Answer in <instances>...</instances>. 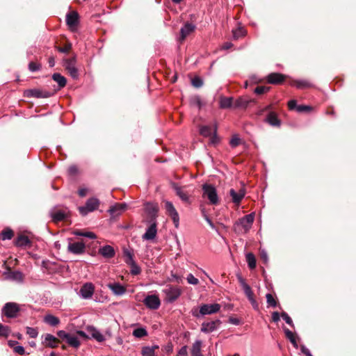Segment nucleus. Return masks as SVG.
I'll return each instance as SVG.
<instances>
[{
  "mask_svg": "<svg viewBox=\"0 0 356 356\" xmlns=\"http://www.w3.org/2000/svg\"><path fill=\"white\" fill-rule=\"evenodd\" d=\"M13 350L15 353H16L19 355H23L25 354V350L22 346H19V345L15 346L13 348Z\"/></svg>",
  "mask_w": 356,
  "mask_h": 356,
  "instance_id": "bf43d9fd",
  "label": "nucleus"
},
{
  "mask_svg": "<svg viewBox=\"0 0 356 356\" xmlns=\"http://www.w3.org/2000/svg\"><path fill=\"white\" fill-rule=\"evenodd\" d=\"M65 218V212L61 210L56 211L52 214V218L54 221H61L64 220Z\"/></svg>",
  "mask_w": 356,
  "mask_h": 356,
  "instance_id": "ea45409f",
  "label": "nucleus"
},
{
  "mask_svg": "<svg viewBox=\"0 0 356 356\" xmlns=\"http://www.w3.org/2000/svg\"><path fill=\"white\" fill-rule=\"evenodd\" d=\"M129 266H130V268H131L130 271L132 275H138L140 273L141 269H140V266L136 262H134Z\"/></svg>",
  "mask_w": 356,
  "mask_h": 356,
  "instance_id": "de8ad7c7",
  "label": "nucleus"
},
{
  "mask_svg": "<svg viewBox=\"0 0 356 356\" xmlns=\"http://www.w3.org/2000/svg\"><path fill=\"white\" fill-rule=\"evenodd\" d=\"M173 189L176 194L184 202H189V195L187 192L184 191L182 187L179 186L176 184L172 185Z\"/></svg>",
  "mask_w": 356,
  "mask_h": 356,
  "instance_id": "393cba45",
  "label": "nucleus"
},
{
  "mask_svg": "<svg viewBox=\"0 0 356 356\" xmlns=\"http://www.w3.org/2000/svg\"><path fill=\"white\" fill-rule=\"evenodd\" d=\"M67 248L69 252L73 254H81L85 252L86 245L82 242L70 243Z\"/></svg>",
  "mask_w": 356,
  "mask_h": 356,
  "instance_id": "a211bd4d",
  "label": "nucleus"
},
{
  "mask_svg": "<svg viewBox=\"0 0 356 356\" xmlns=\"http://www.w3.org/2000/svg\"><path fill=\"white\" fill-rule=\"evenodd\" d=\"M249 104V101L244 98H238L234 102V107L236 108H246Z\"/></svg>",
  "mask_w": 356,
  "mask_h": 356,
  "instance_id": "37998d69",
  "label": "nucleus"
},
{
  "mask_svg": "<svg viewBox=\"0 0 356 356\" xmlns=\"http://www.w3.org/2000/svg\"><path fill=\"white\" fill-rule=\"evenodd\" d=\"M95 292V286L91 282H86L81 287L79 296L84 300L92 298Z\"/></svg>",
  "mask_w": 356,
  "mask_h": 356,
  "instance_id": "1a4fd4ad",
  "label": "nucleus"
},
{
  "mask_svg": "<svg viewBox=\"0 0 356 356\" xmlns=\"http://www.w3.org/2000/svg\"><path fill=\"white\" fill-rule=\"evenodd\" d=\"M219 104L221 108H229L232 106L233 99L232 97H221Z\"/></svg>",
  "mask_w": 356,
  "mask_h": 356,
  "instance_id": "c9c22d12",
  "label": "nucleus"
},
{
  "mask_svg": "<svg viewBox=\"0 0 356 356\" xmlns=\"http://www.w3.org/2000/svg\"><path fill=\"white\" fill-rule=\"evenodd\" d=\"M192 85L195 88H200L203 86V81L199 76H195L192 79Z\"/></svg>",
  "mask_w": 356,
  "mask_h": 356,
  "instance_id": "5fc2aeb1",
  "label": "nucleus"
},
{
  "mask_svg": "<svg viewBox=\"0 0 356 356\" xmlns=\"http://www.w3.org/2000/svg\"><path fill=\"white\" fill-rule=\"evenodd\" d=\"M51 95V92L40 89H30L25 91V95L27 97L48 98Z\"/></svg>",
  "mask_w": 356,
  "mask_h": 356,
  "instance_id": "f8f14e48",
  "label": "nucleus"
},
{
  "mask_svg": "<svg viewBox=\"0 0 356 356\" xmlns=\"http://www.w3.org/2000/svg\"><path fill=\"white\" fill-rule=\"evenodd\" d=\"M284 331L286 338L291 341L293 347L297 349L298 348V346L294 334L288 328H284Z\"/></svg>",
  "mask_w": 356,
  "mask_h": 356,
  "instance_id": "4c0bfd02",
  "label": "nucleus"
},
{
  "mask_svg": "<svg viewBox=\"0 0 356 356\" xmlns=\"http://www.w3.org/2000/svg\"><path fill=\"white\" fill-rule=\"evenodd\" d=\"M268 307H275L277 305V301L270 293H267L266 296Z\"/></svg>",
  "mask_w": 356,
  "mask_h": 356,
  "instance_id": "09e8293b",
  "label": "nucleus"
},
{
  "mask_svg": "<svg viewBox=\"0 0 356 356\" xmlns=\"http://www.w3.org/2000/svg\"><path fill=\"white\" fill-rule=\"evenodd\" d=\"M281 316L288 325H289L291 327H293V321L287 313H286L285 312H282Z\"/></svg>",
  "mask_w": 356,
  "mask_h": 356,
  "instance_id": "13d9d810",
  "label": "nucleus"
},
{
  "mask_svg": "<svg viewBox=\"0 0 356 356\" xmlns=\"http://www.w3.org/2000/svg\"><path fill=\"white\" fill-rule=\"evenodd\" d=\"M269 89H270V88L268 86H257L254 89V92L257 95H261V94L267 92L269 90Z\"/></svg>",
  "mask_w": 356,
  "mask_h": 356,
  "instance_id": "4d7b16f0",
  "label": "nucleus"
},
{
  "mask_svg": "<svg viewBox=\"0 0 356 356\" xmlns=\"http://www.w3.org/2000/svg\"><path fill=\"white\" fill-rule=\"evenodd\" d=\"M52 79L54 81H56L58 84L59 88H63L65 86L67 80L65 76L61 75L59 73H54L52 75Z\"/></svg>",
  "mask_w": 356,
  "mask_h": 356,
  "instance_id": "f704fd0d",
  "label": "nucleus"
},
{
  "mask_svg": "<svg viewBox=\"0 0 356 356\" xmlns=\"http://www.w3.org/2000/svg\"><path fill=\"white\" fill-rule=\"evenodd\" d=\"M159 346H144L142 348L141 354L143 356H155V350L159 349Z\"/></svg>",
  "mask_w": 356,
  "mask_h": 356,
  "instance_id": "2f4dec72",
  "label": "nucleus"
},
{
  "mask_svg": "<svg viewBox=\"0 0 356 356\" xmlns=\"http://www.w3.org/2000/svg\"><path fill=\"white\" fill-rule=\"evenodd\" d=\"M99 252L101 255L106 258H112L115 255V250L113 248L108 245L100 248Z\"/></svg>",
  "mask_w": 356,
  "mask_h": 356,
  "instance_id": "c85d7f7f",
  "label": "nucleus"
},
{
  "mask_svg": "<svg viewBox=\"0 0 356 356\" xmlns=\"http://www.w3.org/2000/svg\"><path fill=\"white\" fill-rule=\"evenodd\" d=\"M195 29V26L190 22H186L181 27L180 30V36L179 40L180 42L184 41L186 38L193 33Z\"/></svg>",
  "mask_w": 356,
  "mask_h": 356,
  "instance_id": "f3484780",
  "label": "nucleus"
},
{
  "mask_svg": "<svg viewBox=\"0 0 356 356\" xmlns=\"http://www.w3.org/2000/svg\"><path fill=\"white\" fill-rule=\"evenodd\" d=\"M311 109L310 106L306 105H298L297 106V111L299 113L309 111Z\"/></svg>",
  "mask_w": 356,
  "mask_h": 356,
  "instance_id": "69168bd1",
  "label": "nucleus"
},
{
  "mask_svg": "<svg viewBox=\"0 0 356 356\" xmlns=\"http://www.w3.org/2000/svg\"><path fill=\"white\" fill-rule=\"evenodd\" d=\"M44 321L51 326H56L60 323L59 318L51 314L46 315L44 318Z\"/></svg>",
  "mask_w": 356,
  "mask_h": 356,
  "instance_id": "72a5a7b5",
  "label": "nucleus"
},
{
  "mask_svg": "<svg viewBox=\"0 0 356 356\" xmlns=\"http://www.w3.org/2000/svg\"><path fill=\"white\" fill-rule=\"evenodd\" d=\"M26 334L31 338H36L38 335V329L35 327H26Z\"/></svg>",
  "mask_w": 356,
  "mask_h": 356,
  "instance_id": "8fccbe9b",
  "label": "nucleus"
},
{
  "mask_svg": "<svg viewBox=\"0 0 356 356\" xmlns=\"http://www.w3.org/2000/svg\"><path fill=\"white\" fill-rule=\"evenodd\" d=\"M265 121L272 127H279L281 124V122L278 119L277 114L272 111L268 114Z\"/></svg>",
  "mask_w": 356,
  "mask_h": 356,
  "instance_id": "cd10ccee",
  "label": "nucleus"
},
{
  "mask_svg": "<svg viewBox=\"0 0 356 356\" xmlns=\"http://www.w3.org/2000/svg\"><path fill=\"white\" fill-rule=\"evenodd\" d=\"M10 332V330L8 326L3 325L0 323V336L1 337H8L9 334Z\"/></svg>",
  "mask_w": 356,
  "mask_h": 356,
  "instance_id": "3c124183",
  "label": "nucleus"
},
{
  "mask_svg": "<svg viewBox=\"0 0 356 356\" xmlns=\"http://www.w3.org/2000/svg\"><path fill=\"white\" fill-rule=\"evenodd\" d=\"M220 324L221 321L219 319L209 322H203L201 325L200 330L202 332L205 334L211 333L216 331Z\"/></svg>",
  "mask_w": 356,
  "mask_h": 356,
  "instance_id": "9b49d317",
  "label": "nucleus"
},
{
  "mask_svg": "<svg viewBox=\"0 0 356 356\" xmlns=\"http://www.w3.org/2000/svg\"><path fill=\"white\" fill-rule=\"evenodd\" d=\"M123 256L125 263L129 266L134 262L133 250L128 248H123Z\"/></svg>",
  "mask_w": 356,
  "mask_h": 356,
  "instance_id": "7c9ffc66",
  "label": "nucleus"
},
{
  "mask_svg": "<svg viewBox=\"0 0 356 356\" xmlns=\"http://www.w3.org/2000/svg\"><path fill=\"white\" fill-rule=\"evenodd\" d=\"M19 311L20 308L18 304L9 302L6 303L3 307L1 314L7 318H14L17 316Z\"/></svg>",
  "mask_w": 356,
  "mask_h": 356,
  "instance_id": "20e7f679",
  "label": "nucleus"
},
{
  "mask_svg": "<svg viewBox=\"0 0 356 356\" xmlns=\"http://www.w3.org/2000/svg\"><path fill=\"white\" fill-rule=\"evenodd\" d=\"M66 342L68 343L70 346L74 348H78L81 345V343L78 337L72 334L69 335L68 338L66 340Z\"/></svg>",
  "mask_w": 356,
  "mask_h": 356,
  "instance_id": "e433bc0d",
  "label": "nucleus"
},
{
  "mask_svg": "<svg viewBox=\"0 0 356 356\" xmlns=\"http://www.w3.org/2000/svg\"><path fill=\"white\" fill-rule=\"evenodd\" d=\"M202 341L196 340L193 344L191 356H203L201 353Z\"/></svg>",
  "mask_w": 356,
  "mask_h": 356,
  "instance_id": "473e14b6",
  "label": "nucleus"
},
{
  "mask_svg": "<svg viewBox=\"0 0 356 356\" xmlns=\"http://www.w3.org/2000/svg\"><path fill=\"white\" fill-rule=\"evenodd\" d=\"M86 330L91 337L95 339L97 341L102 342L105 341L104 335L94 326L89 325L86 327Z\"/></svg>",
  "mask_w": 356,
  "mask_h": 356,
  "instance_id": "412c9836",
  "label": "nucleus"
},
{
  "mask_svg": "<svg viewBox=\"0 0 356 356\" xmlns=\"http://www.w3.org/2000/svg\"><path fill=\"white\" fill-rule=\"evenodd\" d=\"M74 234L79 236H85L91 239H95L97 238L95 233L91 232H81V231H76L74 232Z\"/></svg>",
  "mask_w": 356,
  "mask_h": 356,
  "instance_id": "a18cd8bd",
  "label": "nucleus"
},
{
  "mask_svg": "<svg viewBox=\"0 0 356 356\" xmlns=\"http://www.w3.org/2000/svg\"><path fill=\"white\" fill-rule=\"evenodd\" d=\"M145 209L148 216L149 222H156V219L159 211L158 207L152 203H147Z\"/></svg>",
  "mask_w": 356,
  "mask_h": 356,
  "instance_id": "2eb2a0df",
  "label": "nucleus"
},
{
  "mask_svg": "<svg viewBox=\"0 0 356 356\" xmlns=\"http://www.w3.org/2000/svg\"><path fill=\"white\" fill-rule=\"evenodd\" d=\"M149 226L146 229L145 232L142 236L143 240L150 241L154 240L157 234V224L156 222H149Z\"/></svg>",
  "mask_w": 356,
  "mask_h": 356,
  "instance_id": "4468645a",
  "label": "nucleus"
},
{
  "mask_svg": "<svg viewBox=\"0 0 356 356\" xmlns=\"http://www.w3.org/2000/svg\"><path fill=\"white\" fill-rule=\"evenodd\" d=\"M143 302L147 308L151 309H156L161 305V301L159 297L156 295L147 296L145 298Z\"/></svg>",
  "mask_w": 356,
  "mask_h": 356,
  "instance_id": "ddd939ff",
  "label": "nucleus"
},
{
  "mask_svg": "<svg viewBox=\"0 0 356 356\" xmlns=\"http://www.w3.org/2000/svg\"><path fill=\"white\" fill-rule=\"evenodd\" d=\"M71 48H72V44H67L63 47H58V51H60L61 53H67L71 49Z\"/></svg>",
  "mask_w": 356,
  "mask_h": 356,
  "instance_id": "774afa93",
  "label": "nucleus"
},
{
  "mask_svg": "<svg viewBox=\"0 0 356 356\" xmlns=\"http://www.w3.org/2000/svg\"><path fill=\"white\" fill-rule=\"evenodd\" d=\"M64 67L73 79L79 78V72L76 67V58H67L64 60Z\"/></svg>",
  "mask_w": 356,
  "mask_h": 356,
  "instance_id": "423d86ee",
  "label": "nucleus"
},
{
  "mask_svg": "<svg viewBox=\"0 0 356 356\" xmlns=\"http://www.w3.org/2000/svg\"><path fill=\"white\" fill-rule=\"evenodd\" d=\"M165 209L167 214L172 218L175 227H178L179 224V216L173 204L170 201H165Z\"/></svg>",
  "mask_w": 356,
  "mask_h": 356,
  "instance_id": "0eeeda50",
  "label": "nucleus"
},
{
  "mask_svg": "<svg viewBox=\"0 0 356 356\" xmlns=\"http://www.w3.org/2000/svg\"><path fill=\"white\" fill-rule=\"evenodd\" d=\"M162 292L165 296V300L168 302L172 303L181 295L182 290L179 286L168 284L162 290Z\"/></svg>",
  "mask_w": 356,
  "mask_h": 356,
  "instance_id": "7ed1b4c3",
  "label": "nucleus"
},
{
  "mask_svg": "<svg viewBox=\"0 0 356 356\" xmlns=\"http://www.w3.org/2000/svg\"><path fill=\"white\" fill-rule=\"evenodd\" d=\"M233 38L234 40H238L239 38L243 37L245 35L246 31L243 28H238L232 31Z\"/></svg>",
  "mask_w": 356,
  "mask_h": 356,
  "instance_id": "c03bdc74",
  "label": "nucleus"
},
{
  "mask_svg": "<svg viewBox=\"0 0 356 356\" xmlns=\"http://www.w3.org/2000/svg\"><path fill=\"white\" fill-rule=\"evenodd\" d=\"M70 334V333H67V332H66L64 330H59L57 332L58 337L59 338H60L61 339H63V340H65V341L67 340V339L68 338Z\"/></svg>",
  "mask_w": 356,
  "mask_h": 356,
  "instance_id": "e2e57ef3",
  "label": "nucleus"
},
{
  "mask_svg": "<svg viewBox=\"0 0 356 356\" xmlns=\"http://www.w3.org/2000/svg\"><path fill=\"white\" fill-rule=\"evenodd\" d=\"M99 205V201L98 200V199L95 197H92L86 201L85 206L80 207L79 208V210L81 215L86 216L89 212H92L96 210L98 208Z\"/></svg>",
  "mask_w": 356,
  "mask_h": 356,
  "instance_id": "39448f33",
  "label": "nucleus"
},
{
  "mask_svg": "<svg viewBox=\"0 0 356 356\" xmlns=\"http://www.w3.org/2000/svg\"><path fill=\"white\" fill-rule=\"evenodd\" d=\"M15 245L20 248L31 247V241L27 236L19 235L15 240Z\"/></svg>",
  "mask_w": 356,
  "mask_h": 356,
  "instance_id": "bb28decb",
  "label": "nucleus"
},
{
  "mask_svg": "<svg viewBox=\"0 0 356 356\" xmlns=\"http://www.w3.org/2000/svg\"><path fill=\"white\" fill-rule=\"evenodd\" d=\"M13 236V232L12 229L7 228L4 230H3L0 234V238L5 241V240H10Z\"/></svg>",
  "mask_w": 356,
  "mask_h": 356,
  "instance_id": "a19ab883",
  "label": "nucleus"
},
{
  "mask_svg": "<svg viewBox=\"0 0 356 356\" xmlns=\"http://www.w3.org/2000/svg\"><path fill=\"white\" fill-rule=\"evenodd\" d=\"M41 69V65L35 62H30L29 64V70L32 72H38Z\"/></svg>",
  "mask_w": 356,
  "mask_h": 356,
  "instance_id": "603ef678",
  "label": "nucleus"
},
{
  "mask_svg": "<svg viewBox=\"0 0 356 356\" xmlns=\"http://www.w3.org/2000/svg\"><path fill=\"white\" fill-rule=\"evenodd\" d=\"M221 306L218 303L202 304L200 306V313L204 316L211 315L218 313L220 310Z\"/></svg>",
  "mask_w": 356,
  "mask_h": 356,
  "instance_id": "6e6552de",
  "label": "nucleus"
},
{
  "mask_svg": "<svg viewBox=\"0 0 356 356\" xmlns=\"http://www.w3.org/2000/svg\"><path fill=\"white\" fill-rule=\"evenodd\" d=\"M177 356H188L187 346H182L178 351Z\"/></svg>",
  "mask_w": 356,
  "mask_h": 356,
  "instance_id": "338daca9",
  "label": "nucleus"
},
{
  "mask_svg": "<svg viewBox=\"0 0 356 356\" xmlns=\"http://www.w3.org/2000/svg\"><path fill=\"white\" fill-rule=\"evenodd\" d=\"M202 216L204 217V218L205 219V220L207 222V223L210 226V227L212 229H216V227L215 225L211 221L210 218L207 216V214L206 213V212H205V211L204 209L202 210Z\"/></svg>",
  "mask_w": 356,
  "mask_h": 356,
  "instance_id": "6e6d98bb",
  "label": "nucleus"
},
{
  "mask_svg": "<svg viewBox=\"0 0 356 356\" xmlns=\"http://www.w3.org/2000/svg\"><path fill=\"white\" fill-rule=\"evenodd\" d=\"M66 23L70 28L75 27L79 23V15L76 12H71L66 15Z\"/></svg>",
  "mask_w": 356,
  "mask_h": 356,
  "instance_id": "b1692460",
  "label": "nucleus"
},
{
  "mask_svg": "<svg viewBox=\"0 0 356 356\" xmlns=\"http://www.w3.org/2000/svg\"><path fill=\"white\" fill-rule=\"evenodd\" d=\"M260 258L264 264H267V262L268 261V254L265 250H260Z\"/></svg>",
  "mask_w": 356,
  "mask_h": 356,
  "instance_id": "680f3d73",
  "label": "nucleus"
},
{
  "mask_svg": "<svg viewBox=\"0 0 356 356\" xmlns=\"http://www.w3.org/2000/svg\"><path fill=\"white\" fill-rule=\"evenodd\" d=\"M216 132H217V126L216 124H214L213 130L212 129V127L208 125L202 126L200 128V134L204 136V137H209L213 134V136L211 139V143H216L218 141V138L216 136Z\"/></svg>",
  "mask_w": 356,
  "mask_h": 356,
  "instance_id": "9d476101",
  "label": "nucleus"
},
{
  "mask_svg": "<svg viewBox=\"0 0 356 356\" xmlns=\"http://www.w3.org/2000/svg\"><path fill=\"white\" fill-rule=\"evenodd\" d=\"M202 189L203 192L202 197L208 199L210 204L217 205L219 203V197L214 186L209 184H204Z\"/></svg>",
  "mask_w": 356,
  "mask_h": 356,
  "instance_id": "f257e3e1",
  "label": "nucleus"
},
{
  "mask_svg": "<svg viewBox=\"0 0 356 356\" xmlns=\"http://www.w3.org/2000/svg\"><path fill=\"white\" fill-rule=\"evenodd\" d=\"M229 143L232 147H237L240 144V139L237 136H233Z\"/></svg>",
  "mask_w": 356,
  "mask_h": 356,
  "instance_id": "0e129e2a",
  "label": "nucleus"
},
{
  "mask_svg": "<svg viewBox=\"0 0 356 356\" xmlns=\"http://www.w3.org/2000/svg\"><path fill=\"white\" fill-rule=\"evenodd\" d=\"M254 220V213H252L245 215L241 219H239L238 224L241 225L244 229L245 232H247L250 229Z\"/></svg>",
  "mask_w": 356,
  "mask_h": 356,
  "instance_id": "dca6fc26",
  "label": "nucleus"
},
{
  "mask_svg": "<svg viewBox=\"0 0 356 356\" xmlns=\"http://www.w3.org/2000/svg\"><path fill=\"white\" fill-rule=\"evenodd\" d=\"M285 76L280 73H271L268 75V82L271 84H279L284 81Z\"/></svg>",
  "mask_w": 356,
  "mask_h": 356,
  "instance_id": "a878e982",
  "label": "nucleus"
},
{
  "mask_svg": "<svg viewBox=\"0 0 356 356\" xmlns=\"http://www.w3.org/2000/svg\"><path fill=\"white\" fill-rule=\"evenodd\" d=\"M187 282L190 284L197 285L199 284L197 278L195 277L192 273H189L186 277Z\"/></svg>",
  "mask_w": 356,
  "mask_h": 356,
  "instance_id": "864d4df0",
  "label": "nucleus"
},
{
  "mask_svg": "<svg viewBox=\"0 0 356 356\" xmlns=\"http://www.w3.org/2000/svg\"><path fill=\"white\" fill-rule=\"evenodd\" d=\"M191 313L193 317L197 318H200V317L203 316V315L200 313V308L198 309L197 307H193L191 309Z\"/></svg>",
  "mask_w": 356,
  "mask_h": 356,
  "instance_id": "052dcab7",
  "label": "nucleus"
},
{
  "mask_svg": "<svg viewBox=\"0 0 356 356\" xmlns=\"http://www.w3.org/2000/svg\"><path fill=\"white\" fill-rule=\"evenodd\" d=\"M107 286L115 296H122L126 292V289L119 282L108 283Z\"/></svg>",
  "mask_w": 356,
  "mask_h": 356,
  "instance_id": "4be33fe9",
  "label": "nucleus"
},
{
  "mask_svg": "<svg viewBox=\"0 0 356 356\" xmlns=\"http://www.w3.org/2000/svg\"><path fill=\"white\" fill-rule=\"evenodd\" d=\"M236 277L238 283L240 284L243 290L245 295L246 296L247 298L251 303L252 307L255 310H258L259 305L254 298V293L251 287L246 283L245 279L241 275H237Z\"/></svg>",
  "mask_w": 356,
  "mask_h": 356,
  "instance_id": "f03ea898",
  "label": "nucleus"
},
{
  "mask_svg": "<svg viewBox=\"0 0 356 356\" xmlns=\"http://www.w3.org/2000/svg\"><path fill=\"white\" fill-rule=\"evenodd\" d=\"M127 208V204L125 203H118L110 207L108 209V212L110 214L113 216H120Z\"/></svg>",
  "mask_w": 356,
  "mask_h": 356,
  "instance_id": "5701e85b",
  "label": "nucleus"
},
{
  "mask_svg": "<svg viewBox=\"0 0 356 356\" xmlns=\"http://www.w3.org/2000/svg\"><path fill=\"white\" fill-rule=\"evenodd\" d=\"M292 86H295L298 89H305L312 87V83L308 80H293L290 83Z\"/></svg>",
  "mask_w": 356,
  "mask_h": 356,
  "instance_id": "c756f323",
  "label": "nucleus"
},
{
  "mask_svg": "<svg viewBox=\"0 0 356 356\" xmlns=\"http://www.w3.org/2000/svg\"><path fill=\"white\" fill-rule=\"evenodd\" d=\"M229 195L232 197L233 203L238 205L245 195V191L244 188H241L238 192H236L234 189L232 188L229 191Z\"/></svg>",
  "mask_w": 356,
  "mask_h": 356,
  "instance_id": "6ab92c4d",
  "label": "nucleus"
},
{
  "mask_svg": "<svg viewBox=\"0 0 356 356\" xmlns=\"http://www.w3.org/2000/svg\"><path fill=\"white\" fill-rule=\"evenodd\" d=\"M245 257L248 267L251 270L254 269L256 267V259L254 255L252 253L249 252L246 254Z\"/></svg>",
  "mask_w": 356,
  "mask_h": 356,
  "instance_id": "58836bf2",
  "label": "nucleus"
},
{
  "mask_svg": "<svg viewBox=\"0 0 356 356\" xmlns=\"http://www.w3.org/2000/svg\"><path fill=\"white\" fill-rule=\"evenodd\" d=\"M133 335L136 338H142L147 335V332L143 327H138L133 331Z\"/></svg>",
  "mask_w": 356,
  "mask_h": 356,
  "instance_id": "79ce46f5",
  "label": "nucleus"
},
{
  "mask_svg": "<svg viewBox=\"0 0 356 356\" xmlns=\"http://www.w3.org/2000/svg\"><path fill=\"white\" fill-rule=\"evenodd\" d=\"M44 341L42 343L47 347L51 348H56L58 345V339L51 334H46L44 336Z\"/></svg>",
  "mask_w": 356,
  "mask_h": 356,
  "instance_id": "aec40b11",
  "label": "nucleus"
},
{
  "mask_svg": "<svg viewBox=\"0 0 356 356\" xmlns=\"http://www.w3.org/2000/svg\"><path fill=\"white\" fill-rule=\"evenodd\" d=\"M191 104L197 106L199 109L202 106L201 98L199 96H195L191 99Z\"/></svg>",
  "mask_w": 356,
  "mask_h": 356,
  "instance_id": "49530a36",
  "label": "nucleus"
}]
</instances>
